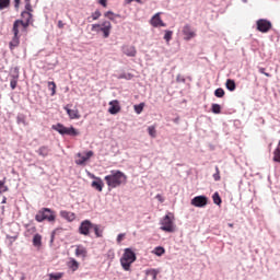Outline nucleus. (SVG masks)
<instances>
[{"mask_svg":"<svg viewBox=\"0 0 280 280\" xmlns=\"http://www.w3.org/2000/svg\"><path fill=\"white\" fill-rule=\"evenodd\" d=\"M104 180L110 191V189H117V187L126 185V183H128V176L119 170H112L109 174L104 177Z\"/></svg>","mask_w":280,"mask_h":280,"instance_id":"f257e3e1","label":"nucleus"},{"mask_svg":"<svg viewBox=\"0 0 280 280\" xmlns=\"http://www.w3.org/2000/svg\"><path fill=\"white\" fill-rule=\"evenodd\" d=\"M137 261V253L132 250V247L125 248L122 256L120 257V265L122 270L130 272V268Z\"/></svg>","mask_w":280,"mask_h":280,"instance_id":"f03ea898","label":"nucleus"},{"mask_svg":"<svg viewBox=\"0 0 280 280\" xmlns=\"http://www.w3.org/2000/svg\"><path fill=\"white\" fill-rule=\"evenodd\" d=\"M51 130H55L61 137H80V131L73 125L67 127L62 122H57L51 126Z\"/></svg>","mask_w":280,"mask_h":280,"instance_id":"7ed1b4c3","label":"nucleus"},{"mask_svg":"<svg viewBox=\"0 0 280 280\" xmlns=\"http://www.w3.org/2000/svg\"><path fill=\"white\" fill-rule=\"evenodd\" d=\"M36 222H47L54 223L56 222V211H54L51 208H42L38 210V212L35 215Z\"/></svg>","mask_w":280,"mask_h":280,"instance_id":"20e7f679","label":"nucleus"},{"mask_svg":"<svg viewBox=\"0 0 280 280\" xmlns=\"http://www.w3.org/2000/svg\"><path fill=\"white\" fill-rule=\"evenodd\" d=\"M110 30H113V24H110V21H103L101 24H92L91 32H96V34H100L102 32L103 38H108L110 36Z\"/></svg>","mask_w":280,"mask_h":280,"instance_id":"39448f33","label":"nucleus"},{"mask_svg":"<svg viewBox=\"0 0 280 280\" xmlns=\"http://www.w3.org/2000/svg\"><path fill=\"white\" fill-rule=\"evenodd\" d=\"M160 229L161 231H164V233H174V231H176V224H174L173 213L168 212L163 217Z\"/></svg>","mask_w":280,"mask_h":280,"instance_id":"423d86ee","label":"nucleus"},{"mask_svg":"<svg viewBox=\"0 0 280 280\" xmlns=\"http://www.w3.org/2000/svg\"><path fill=\"white\" fill-rule=\"evenodd\" d=\"M91 231H93V222H91V220L89 219L83 220L79 225V235H84L85 237H89V235H91Z\"/></svg>","mask_w":280,"mask_h":280,"instance_id":"0eeeda50","label":"nucleus"},{"mask_svg":"<svg viewBox=\"0 0 280 280\" xmlns=\"http://www.w3.org/2000/svg\"><path fill=\"white\" fill-rule=\"evenodd\" d=\"M256 30L258 32H261V34H268V32L272 30V22H270V20L267 19H259L256 22Z\"/></svg>","mask_w":280,"mask_h":280,"instance_id":"6e6552de","label":"nucleus"},{"mask_svg":"<svg viewBox=\"0 0 280 280\" xmlns=\"http://www.w3.org/2000/svg\"><path fill=\"white\" fill-rule=\"evenodd\" d=\"M190 205H192V207H197L198 209H205V207L209 205V197L205 195L196 196L191 199Z\"/></svg>","mask_w":280,"mask_h":280,"instance_id":"1a4fd4ad","label":"nucleus"},{"mask_svg":"<svg viewBox=\"0 0 280 280\" xmlns=\"http://www.w3.org/2000/svg\"><path fill=\"white\" fill-rule=\"evenodd\" d=\"M95 154L92 150L86 151L85 155H82L81 152L77 153V159L74 160L75 165L84 166L89 161H91V158Z\"/></svg>","mask_w":280,"mask_h":280,"instance_id":"9d476101","label":"nucleus"},{"mask_svg":"<svg viewBox=\"0 0 280 280\" xmlns=\"http://www.w3.org/2000/svg\"><path fill=\"white\" fill-rule=\"evenodd\" d=\"M30 19L27 21H24L23 19H18L13 22V27H12V32H16L18 34H20V30L19 27L22 26V32H27V27H30Z\"/></svg>","mask_w":280,"mask_h":280,"instance_id":"9b49d317","label":"nucleus"},{"mask_svg":"<svg viewBox=\"0 0 280 280\" xmlns=\"http://www.w3.org/2000/svg\"><path fill=\"white\" fill-rule=\"evenodd\" d=\"M108 113L109 115H119V113H121V105L118 100L109 102Z\"/></svg>","mask_w":280,"mask_h":280,"instance_id":"f8f14e48","label":"nucleus"},{"mask_svg":"<svg viewBox=\"0 0 280 280\" xmlns=\"http://www.w3.org/2000/svg\"><path fill=\"white\" fill-rule=\"evenodd\" d=\"M150 24L152 25V27H167V24L161 19V13H155L151 18Z\"/></svg>","mask_w":280,"mask_h":280,"instance_id":"ddd939ff","label":"nucleus"},{"mask_svg":"<svg viewBox=\"0 0 280 280\" xmlns=\"http://www.w3.org/2000/svg\"><path fill=\"white\" fill-rule=\"evenodd\" d=\"M183 35H184V40H191V38H196V32L191 30V25L186 24L183 27Z\"/></svg>","mask_w":280,"mask_h":280,"instance_id":"4468645a","label":"nucleus"},{"mask_svg":"<svg viewBox=\"0 0 280 280\" xmlns=\"http://www.w3.org/2000/svg\"><path fill=\"white\" fill-rule=\"evenodd\" d=\"M63 109L70 119H80V112L78 108L71 109V105L68 104L63 107Z\"/></svg>","mask_w":280,"mask_h":280,"instance_id":"2eb2a0df","label":"nucleus"},{"mask_svg":"<svg viewBox=\"0 0 280 280\" xmlns=\"http://www.w3.org/2000/svg\"><path fill=\"white\" fill-rule=\"evenodd\" d=\"M13 33V37L9 43V47L10 49H15V47H19V45H21V35H19V33L16 31H12Z\"/></svg>","mask_w":280,"mask_h":280,"instance_id":"dca6fc26","label":"nucleus"},{"mask_svg":"<svg viewBox=\"0 0 280 280\" xmlns=\"http://www.w3.org/2000/svg\"><path fill=\"white\" fill-rule=\"evenodd\" d=\"M35 152L42 159H47V156H49V152H51V149L49 148V145H42Z\"/></svg>","mask_w":280,"mask_h":280,"instance_id":"f3484780","label":"nucleus"},{"mask_svg":"<svg viewBox=\"0 0 280 280\" xmlns=\"http://www.w3.org/2000/svg\"><path fill=\"white\" fill-rule=\"evenodd\" d=\"M91 187L96 191H104V180L102 179V177L92 180Z\"/></svg>","mask_w":280,"mask_h":280,"instance_id":"a211bd4d","label":"nucleus"},{"mask_svg":"<svg viewBox=\"0 0 280 280\" xmlns=\"http://www.w3.org/2000/svg\"><path fill=\"white\" fill-rule=\"evenodd\" d=\"M60 217L63 220H67V222H73L75 220V213L69 212L67 210H61L60 211Z\"/></svg>","mask_w":280,"mask_h":280,"instance_id":"6ab92c4d","label":"nucleus"},{"mask_svg":"<svg viewBox=\"0 0 280 280\" xmlns=\"http://www.w3.org/2000/svg\"><path fill=\"white\" fill-rule=\"evenodd\" d=\"M160 272H161V269H154V268H149V269H145L144 271L147 277H152V280H156Z\"/></svg>","mask_w":280,"mask_h":280,"instance_id":"aec40b11","label":"nucleus"},{"mask_svg":"<svg viewBox=\"0 0 280 280\" xmlns=\"http://www.w3.org/2000/svg\"><path fill=\"white\" fill-rule=\"evenodd\" d=\"M33 246L35 248H40V246H43V236L39 233L34 234Z\"/></svg>","mask_w":280,"mask_h":280,"instance_id":"412c9836","label":"nucleus"},{"mask_svg":"<svg viewBox=\"0 0 280 280\" xmlns=\"http://www.w3.org/2000/svg\"><path fill=\"white\" fill-rule=\"evenodd\" d=\"M92 231L94 232L95 237H103L104 230H102V225L92 223Z\"/></svg>","mask_w":280,"mask_h":280,"instance_id":"4be33fe9","label":"nucleus"},{"mask_svg":"<svg viewBox=\"0 0 280 280\" xmlns=\"http://www.w3.org/2000/svg\"><path fill=\"white\" fill-rule=\"evenodd\" d=\"M21 18H22V21L28 20V24L34 25V14H32L30 12L22 11Z\"/></svg>","mask_w":280,"mask_h":280,"instance_id":"5701e85b","label":"nucleus"},{"mask_svg":"<svg viewBox=\"0 0 280 280\" xmlns=\"http://www.w3.org/2000/svg\"><path fill=\"white\" fill-rule=\"evenodd\" d=\"M225 88L228 91H230V93H233V91H235V89H237V84L235 83V80L228 79L225 82Z\"/></svg>","mask_w":280,"mask_h":280,"instance_id":"b1692460","label":"nucleus"},{"mask_svg":"<svg viewBox=\"0 0 280 280\" xmlns=\"http://www.w3.org/2000/svg\"><path fill=\"white\" fill-rule=\"evenodd\" d=\"M124 55L128 56L129 58H135V56H137V49L135 46H129L124 49Z\"/></svg>","mask_w":280,"mask_h":280,"instance_id":"393cba45","label":"nucleus"},{"mask_svg":"<svg viewBox=\"0 0 280 280\" xmlns=\"http://www.w3.org/2000/svg\"><path fill=\"white\" fill-rule=\"evenodd\" d=\"M88 252H86V247L82 246V245H78L75 248V256L77 257H86Z\"/></svg>","mask_w":280,"mask_h":280,"instance_id":"a878e982","label":"nucleus"},{"mask_svg":"<svg viewBox=\"0 0 280 280\" xmlns=\"http://www.w3.org/2000/svg\"><path fill=\"white\" fill-rule=\"evenodd\" d=\"M68 268L72 270V272H75V270L80 268V262H78L75 258H71L70 261L68 262Z\"/></svg>","mask_w":280,"mask_h":280,"instance_id":"bb28decb","label":"nucleus"},{"mask_svg":"<svg viewBox=\"0 0 280 280\" xmlns=\"http://www.w3.org/2000/svg\"><path fill=\"white\" fill-rule=\"evenodd\" d=\"M104 16H105V19H108L109 21H115V18L116 19H121L120 14H117V13L113 12L112 10L106 11L104 13Z\"/></svg>","mask_w":280,"mask_h":280,"instance_id":"cd10ccee","label":"nucleus"},{"mask_svg":"<svg viewBox=\"0 0 280 280\" xmlns=\"http://www.w3.org/2000/svg\"><path fill=\"white\" fill-rule=\"evenodd\" d=\"M164 253H165V247L161 245L154 247V249L152 250V254L155 255L156 257H163Z\"/></svg>","mask_w":280,"mask_h":280,"instance_id":"c85d7f7f","label":"nucleus"},{"mask_svg":"<svg viewBox=\"0 0 280 280\" xmlns=\"http://www.w3.org/2000/svg\"><path fill=\"white\" fill-rule=\"evenodd\" d=\"M272 161L275 163H280V140L278 142L277 148L273 151V159H272Z\"/></svg>","mask_w":280,"mask_h":280,"instance_id":"c756f323","label":"nucleus"},{"mask_svg":"<svg viewBox=\"0 0 280 280\" xmlns=\"http://www.w3.org/2000/svg\"><path fill=\"white\" fill-rule=\"evenodd\" d=\"M144 108H145V103H143V102L133 105V110L137 115H141L143 113Z\"/></svg>","mask_w":280,"mask_h":280,"instance_id":"7c9ffc66","label":"nucleus"},{"mask_svg":"<svg viewBox=\"0 0 280 280\" xmlns=\"http://www.w3.org/2000/svg\"><path fill=\"white\" fill-rule=\"evenodd\" d=\"M211 113H213V115H220V113H222V105H220L218 103H212L211 104Z\"/></svg>","mask_w":280,"mask_h":280,"instance_id":"2f4dec72","label":"nucleus"},{"mask_svg":"<svg viewBox=\"0 0 280 280\" xmlns=\"http://www.w3.org/2000/svg\"><path fill=\"white\" fill-rule=\"evenodd\" d=\"M10 78L13 80H19L20 78V69L19 67L11 68L10 70Z\"/></svg>","mask_w":280,"mask_h":280,"instance_id":"473e14b6","label":"nucleus"},{"mask_svg":"<svg viewBox=\"0 0 280 280\" xmlns=\"http://www.w3.org/2000/svg\"><path fill=\"white\" fill-rule=\"evenodd\" d=\"M62 231H65V229L62 228H57L55 229L51 234H50V245L54 244V241L56 240V235H60V233H62Z\"/></svg>","mask_w":280,"mask_h":280,"instance_id":"72a5a7b5","label":"nucleus"},{"mask_svg":"<svg viewBox=\"0 0 280 280\" xmlns=\"http://www.w3.org/2000/svg\"><path fill=\"white\" fill-rule=\"evenodd\" d=\"M213 203L217 205V207H220L222 205V197H220V192L215 191L212 195Z\"/></svg>","mask_w":280,"mask_h":280,"instance_id":"f704fd0d","label":"nucleus"},{"mask_svg":"<svg viewBox=\"0 0 280 280\" xmlns=\"http://www.w3.org/2000/svg\"><path fill=\"white\" fill-rule=\"evenodd\" d=\"M226 95V92L222 88H218L214 90V97H218L219 100H222Z\"/></svg>","mask_w":280,"mask_h":280,"instance_id":"c9c22d12","label":"nucleus"},{"mask_svg":"<svg viewBox=\"0 0 280 280\" xmlns=\"http://www.w3.org/2000/svg\"><path fill=\"white\" fill-rule=\"evenodd\" d=\"M132 78H135V74H132L130 72H128V73L122 72V73L118 74V77H117L118 80H132Z\"/></svg>","mask_w":280,"mask_h":280,"instance_id":"e433bc0d","label":"nucleus"},{"mask_svg":"<svg viewBox=\"0 0 280 280\" xmlns=\"http://www.w3.org/2000/svg\"><path fill=\"white\" fill-rule=\"evenodd\" d=\"M65 273L62 272H51L48 275V280H61Z\"/></svg>","mask_w":280,"mask_h":280,"instance_id":"4c0bfd02","label":"nucleus"},{"mask_svg":"<svg viewBox=\"0 0 280 280\" xmlns=\"http://www.w3.org/2000/svg\"><path fill=\"white\" fill-rule=\"evenodd\" d=\"M12 3V0H0V11L8 10Z\"/></svg>","mask_w":280,"mask_h":280,"instance_id":"58836bf2","label":"nucleus"},{"mask_svg":"<svg viewBox=\"0 0 280 280\" xmlns=\"http://www.w3.org/2000/svg\"><path fill=\"white\" fill-rule=\"evenodd\" d=\"M48 89H49V91H51V93H50L51 97H54V95H56V89H57L56 82L49 81Z\"/></svg>","mask_w":280,"mask_h":280,"instance_id":"ea45409f","label":"nucleus"},{"mask_svg":"<svg viewBox=\"0 0 280 280\" xmlns=\"http://www.w3.org/2000/svg\"><path fill=\"white\" fill-rule=\"evenodd\" d=\"M172 36H174V32L171 30H166L164 31V40L166 43H170V40H172Z\"/></svg>","mask_w":280,"mask_h":280,"instance_id":"a19ab883","label":"nucleus"},{"mask_svg":"<svg viewBox=\"0 0 280 280\" xmlns=\"http://www.w3.org/2000/svg\"><path fill=\"white\" fill-rule=\"evenodd\" d=\"M16 124H23V126H27V121L25 120V116L23 114H18Z\"/></svg>","mask_w":280,"mask_h":280,"instance_id":"79ce46f5","label":"nucleus"},{"mask_svg":"<svg viewBox=\"0 0 280 280\" xmlns=\"http://www.w3.org/2000/svg\"><path fill=\"white\" fill-rule=\"evenodd\" d=\"M148 133L150 135V137H156V128H154V126L148 127Z\"/></svg>","mask_w":280,"mask_h":280,"instance_id":"37998d69","label":"nucleus"},{"mask_svg":"<svg viewBox=\"0 0 280 280\" xmlns=\"http://www.w3.org/2000/svg\"><path fill=\"white\" fill-rule=\"evenodd\" d=\"M19 84V79H11L10 80V86H11V90L14 91V89H16Z\"/></svg>","mask_w":280,"mask_h":280,"instance_id":"c03bdc74","label":"nucleus"},{"mask_svg":"<svg viewBox=\"0 0 280 280\" xmlns=\"http://www.w3.org/2000/svg\"><path fill=\"white\" fill-rule=\"evenodd\" d=\"M92 19L93 21H97L100 16H102V12L100 10H96L95 12L92 13Z\"/></svg>","mask_w":280,"mask_h":280,"instance_id":"a18cd8bd","label":"nucleus"},{"mask_svg":"<svg viewBox=\"0 0 280 280\" xmlns=\"http://www.w3.org/2000/svg\"><path fill=\"white\" fill-rule=\"evenodd\" d=\"M258 72L262 75H266V78H271V74L269 72H266V68L259 67Z\"/></svg>","mask_w":280,"mask_h":280,"instance_id":"49530a36","label":"nucleus"},{"mask_svg":"<svg viewBox=\"0 0 280 280\" xmlns=\"http://www.w3.org/2000/svg\"><path fill=\"white\" fill-rule=\"evenodd\" d=\"M212 177L215 182L220 180V168H218V166H215V173L212 175Z\"/></svg>","mask_w":280,"mask_h":280,"instance_id":"de8ad7c7","label":"nucleus"},{"mask_svg":"<svg viewBox=\"0 0 280 280\" xmlns=\"http://www.w3.org/2000/svg\"><path fill=\"white\" fill-rule=\"evenodd\" d=\"M24 12H28V14H32L34 12V9L32 8V2L31 3H25Z\"/></svg>","mask_w":280,"mask_h":280,"instance_id":"09e8293b","label":"nucleus"},{"mask_svg":"<svg viewBox=\"0 0 280 280\" xmlns=\"http://www.w3.org/2000/svg\"><path fill=\"white\" fill-rule=\"evenodd\" d=\"M176 82H178V83L182 82V84H185V82H187V80L185 79V77L177 74Z\"/></svg>","mask_w":280,"mask_h":280,"instance_id":"8fccbe9b","label":"nucleus"},{"mask_svg":"<svg viewBox=\"0 0 280 280\" xmlns=\"http://www.w3.org/2000/svg\"><path fill=\"white\" fill-rule=\"evenodd\" d=\"M124 237H126V234L125 233H120L117 235V238H116V242L118 244H121V242H124Z\"/></svg>","mask_w":280,"mask_h":280,"instance_id":"3c124183","label":"nucleus"},{"mask_svg":"<svg viewBox=\"0 0 280 280\" xmlns=\"http://www.w3.org/2000/svg\"><path fill=\"white\" fill-rule=\"evenodd\" d=\"M13 5H14V10H19V8H21V0H13Z\"/></svg>","mask_w":280,"mask_h":280,"instance_id":"603ef678","label":"nucleus"},{"mask_svg":"<svg viewBox=\"0 0 280 280\" xmlns=\"http://www.w3.org/2000/svg\"><path fill=\"white\" fill-rule=\"evenodd\" d=\"M9 189L10 188L4 184L3 186H0V194H5V191H8Z\"/></svg>","mask_w":280,"mask_h":280,"instance_id":"864d4df0","label":"nucleus"},{"mask_svg":"<svg viewBox=\"0 0 280 280\" xmlns=\"http://www.w3.org/2000/svg\"><path fill=\"white\" fill-rule=\"evenodd\" d=\"M100 5H102L103 8H107L108 5V0H98Z\"/></svg>","mask_w":280,"mask_h":280,"instance_id":"5fc2aeb1","label":"nucleus"},{"mask_svg":"<svg viewBox=\"0 0 280 280\" xmlns=\"http://www.w3.org/2000/svg\"><path fill=\"white\" fill-rule=\"evenodd\" d=\"M155 198L156 200H159V202H165V199L163 198V196H161V194H158Z\"/></svg>","mask_w":280,"mask_h":280,"instance_id":"6e6d98bb","label":"nucleus"},{"mask_svg":"<svg viewBox=\"0 0 280 280\" xmlns=\"http://www.w3.org/2000/svg\"><path fill=\"white\" fill-rule=\"evenodd\" d=\"M57 25L59 30H62V27H65V22H62V20H59Z\"/></svg>","mask_w":280,"mask_h":280,"instance_id":"4d7b16f0","label":"nucleus"},{"mask_svg":"<svg viewBox=\"0 0 280 280\" xmlns=\"http://www.w3.org/2000/svg\"><path fill=\"white\" fill-rule=\"evenodd\" d=\"M132 1H136V3H142V0H126V3H132Z\"/></svg>","mask_w":280,"mask_h":280,"instance_id":"13d9d810","label":"nucleus"},{"mask_svg":"<svg viewBox=\"0 0 280 280\" xmlns=\"http://www.w3.org/2000/svg\"><path fill=\"white\" fill-rule=\"evenodd\" d=\"M90 178H93V180H96V178H100L98 176H95L93 173H89Z\"/></svg>","mask_w":280,"mask_h":280,"instance_id":"bf43d9fd","label":"nucleus"},{"mask_svg":"<svg viewBox=\"0 0 280 280\" xmlns=\"http://www.w3.org/2000/svg\"><path fill=\"white\" fill-rule=\"evenodd\" d=\"M18 236H10V235H7V240H12L13 242H15Z\"/></svg>","mask_w":280,"mask_h":280,"instance_id":"052dcab7","label":"nucleus"},{"mask_svg":"<svg viewBox=\"0 0 280 280\" xmlns=\"http://www.w3.org/2000/svg\"><path fill=\"white\" fill-rule=\"evenodd\" d=\"M5 185V177H3V179H0V187Z\"/></svg>","mask_w":280,"mask_h":280,"instance_id":"680f3d73","label":"nucleus"},{"mask_svg":"<svg viewBox=\"0 0 280 280\" xmlns=\"http://www.w3.org/2000/svg\"><path fill=\"white\" fill-rule=\"evenodd\" d=\"M5 202H8V198H7V197H3V198H2V201H1V205H5Z\"/></svg>","mask_w":280,"mask_h":280,"instance_id":"e2e57ef3","label":"nucleus"},{"mask_svg":"<svg viewBox=\"0 0 280 280\" xmlns=\"http://www.w3.org/2000/svg\"><path fill=\"white\" fill-rule=\"evenodd\" d=\"M1 211H2V213H4V211H5V206H2V207H1Z\"/></svg>","mask_w":280,"mask_h":280,"instance_id":"0e129e2a","label":"nucleus"},{"mask_svg":"<svg viewBox=\"0 0 280 280\" xmlns=\"http://www.w3.org/2000/svg\"><path fill=\"white\" fill-rule=\"evenodd\" d=\"M25 3H32V0H24Z\"/></svg>","mask_w":280,"mask_h":280,"instance_id":"69168bd1","label":"nucleus"},{"mask_svg":"<svg viewBox=\"0 0 280 280\" xmlns=\"http://www.w3.org/2000/svg\"><path fill=\"white\" fill-rule=\"evenodd\" d=\"M174 121H175V124H178V118H175Z\"/></svg>","mask_w":280,"mask_h":280,"instance_id":"338daca9","label":"nucleus"},{"mask_svg":"<svg viewBox=\"0 0 280 280\" xmlns=\"http://www.w3.org/2000/svg\"><path fill=\"white\" fill-rule=\"evenodd\" d=\"M20 280H25V276H22Z\"/></svg>","mask_w":280,"mask_h":280,"instance_id":"774afa93","label":"nucleus"}]
</instances>
